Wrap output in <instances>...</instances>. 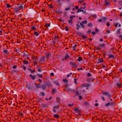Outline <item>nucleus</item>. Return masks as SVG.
Returning <instances> with one entry per match:
<instances>
[{"mask_svg":"<svg viewBox=\"0 0 122 122\" xmlns=\"http://www.w3.org/2000/svg\"><path fill=\"white\" fill-rule=\"evenodd\" d=\"M102 94L104 95H107L109 97H111V95L110 94H108V93L106 92H103Z\"/></svg>","mask_w":122,"mask_h":122,"instance_id":"obj_1","label":"nucleus"},{"mask_svg":"<svg viewBox=\"0 0 122 122\" xmlns=\"http://www.w3.org/2000/svg\"><path fill=\"white\" fill-rule=\"evenodd\" d=\"M114 104V103L112 102H111L110 103H106L105 105V106L106 107H108L110 105H113Z\"/></svg>","mask_w":122,"mask_h":122,"instance_id":"obj_2","label":"nucleus"},{"mask_svg":"<svg viewBox=\"0 0 122 122\" xmlns=\"http://www.w3.org/2000/svg\"><path fill=\"white\" fill-rule=\"evenodd\" d=\"M70 65H72L75 67H77V65H76V63L74 62H70Z\"/></svg>","mask_w":122,"mask_h":122,"instance_id":"obj_3","label":"nucleus"},{"mask_svg":"<svg viewBox=\"0 0 122 122\" xmlns=\"http://www.w3.org/2000/svg\"><path fill=\"white\" fill-rule=\"evenodd\" d=\"M116 85L119 88H120L121 87V86L122 85V84L121 83H116Z\"/></svg>","mask_w":122,"mask_h":122,"instance_id":"obj_4","label":"nucleus"},{"mask_svg":"<svg viewBox=\"0 0 122 122\" xmlns=\"http://www.w3.org/2000/svg\"><path fill=\"white\" fill-rule=\"evenodd\" d=\"M108 57L110 59H114V56L112 54L109 55L108 56Z\"/></svg>","mask_w":122,"mask_h":122,"instance_id":"obj_5","label":"nucleus"},{"mask_svg":"<svg viewBox=\"0 0 122 122\" xmlns=\"http://www.w3.org/2000/svg\"><path fill=\"white\" fill-rule=\"evenodd\" d=\"M30 76L31 77V78L33 80H34L35 79V76L33 75V76L31 74L30 75Z\"/></svg>","mask_w":122,"mask_h":122,"instance_id":"obj_6","label":"nucleus"},{"mask_svg":"<svg viewBox=\"0 0 122 122\" xmlns=\"http://www.w3.org/2000/svg\"><path fill=\"white\" fill-rule=\"evenodd\" d=\"M50 26V24L47 23H46L45 24V27L46 28H48Z\"/></svg>","mask_w":122,"mask_h":122,"instance_id":"obj_7","label":"nucleus"},{"mask_svg":"<svg viewBox=\"0 0 122 122\" xmlns=\"http://www.w3.org/2000/svg\"><path fill=\"white\" fill-rule=\"evenodd\" d=\"M53 117L55 118H58L60 117L57 114H55L53 115Z\"/></svg>","mask_w":122,"mask_h":122,"instance_id":"obj_8","label":"nucleus"},{"mask_svg":"<svg viewBox=\"0 0 122 122\" xmlns=\"http://www.w3.org/2000/svg\"><path fill=\"white\" fill-rule=\"evenodd\" d=\"M3 51L4 53L6 54H9V52L5 49H4Z\"/></svg>","mask_w":122,"mask_h":122,"instance_id":"obj_9","label":"nucleus"},{"mask_svg":"<svg viewBox=\"0 0 122 122\" xmlns=\"http://www.w3.org/2000/svg\"><path fill=\"white\" fill-rule=\"evenodd\" d=\"M98 62L99 63L102 62L103 61V60L102 58H101L100 59L98 60Z\"/></svg>","mask_w":122,"mask_h":122,"instance_id":"obj_10","label":"nucleus"},{"mask_svg":"<svg viewBox=\"0 0 122 122\" xmlns=\"http://www.w3.org/2000/svg\"><path fill=\"white\" fill-rule=\"evenodd\" d=\"M23 6L22 5H20L18 6V8L20 10L23 8Z\"/></svg>","mask_w":122,"mask_h":122,"instance_id":"obj_11","label":"nucleus"},{"mask_svg":"<svg viewBox=\"0 0 122 122\" xmlns=\"http://www.w3.org/2000/svg\"><path fill=\"white\" fill-rule=\"evenodd\" d=\"M23 63L25 64H27L28 63V62L27 61L25 60L23 61Z\"/></svg>","mask_w":122,"mask_h":122,"instance_id":"obj_12","label":"nucleus"},{"mask_svg":"<svg viewBox=\"0 0 122 122\" xmlns=\"http://www.w3.org/2000/svg\"><path fill=\"white\" fill-rule=\"evenodd\" d=\"M81 24H86L87 23V21L86 20H85L84 21H82L81 22Z\"/></svg>","mask_w":122,"mask_h":122,"instance_id":"obj_13","label":"nucleus"},{"mask_svg":"<svg viewBox=\"0 0 122 122\" xmlns=\"http://www.w3.org/2000/svg\"><path fill=\"white\" fill-rule=\"evenodd\" d=\"M120 29H118L117 30V34H121Z\"/></svg>","mask_w":122,"mask_h":122,"instance_id":"obj_14","label":"nucleus"},{"mask_svg":"<svg viewBox=\"0 0 122 122\" xmlns=\"http://www.w3.org/2000/svg\"><path fill=\"white\" fill-rule=\"evenodd\" d=\"M105 4L106 5H108L110 3V2L109 1H105Z\"/></svg>","mask_w":122,"mask_h":122,"instance_id":"obj_15","label":"nucleus"},{"mask_svg":"<svg viewBox=\"0 0 122 122\" xmlns=\"http://www.w3.org/2000/svg\"><path fill=\"white\" fill-rule=\"evenodd\" d=\"M31 30H35L36 29V27L35 26H32L31 28Z\"/></svg>","mask_w":122,"mask_h":122,"instance_id":"obj_16","label":"nucleus"},{"mask_svg":"<svg viewBox=\"0 0 122 122\" xmlns=\"http://www.w3.org/2000/svg\"><path fill=\"white\" fill-rule=\"evenodd\" d=\"M46 85L48 87H50L52 86V85L50 83H48L46 84Z\"/></svg>","mask_w":122,"mask_h":122,"instance_id":"obj_17","label":"nucleus"},{"mask_svg":"<svg viewBox=\"0 0 122 122\" xmlns=\"http://www.w3.org/2000/svg\"><path fill=\"white\" fill-rule=\"evenodd\" d=\"M77 46L76 44H75L74 46H72V48L74 50H75L76 49V47Z\"/></svg>","mask_w":122,"mask_h":122,"instance_id":"obj_18","label":"nucleus"},{"mask_svg":"<svg viewBox=\"0 0 122 122\" xmlns=\"http://www.w3.org/2000/svg\"><path fill=\"white\" fill-rule=\"evenodd\" d=\"M82 59V58L81 57H78V59L77 60V61L79 62H80Z\"/></svg>","mask_w":122,"mask_h":122,"instance_id":"obj_19","label":"nucleus"},{"mask_svg":"<svg viewBox=\"0 0 122 122\" xmlns=\"http://www.w3.org/2000/svg\"><path fill=\"white\" fill-rule=\"evenodd\" d=\"M29 71L31 72V73H34L35 72V71L34 70H32L31 69H30L29 70Z\"/></svg>","mask_w":122,"mask_h":122,"instance_id":"obj_20","label":"nucleus"},{"mask_svg":"<svg viewBox=\"0 0 122 122\" xmlns=\"http://www.w3.org/2000/svg\"><path fill=\"white\" fill-rule=\"evenodd\" d=\"M34 34L36 35V36H38L39 34V33L37 32H35L34 33Z\"/></svg>","mask_w":122,"mask_h":122,"instance_id":"obj_21","label":"nucleus"},{"mask_svg":"<svg viewBox=\"0 0 122 122\" xmlns=\"http://www.w3.org/2000/svg\"><path fill=\"white\" fill-rule=\"evenodd\" d=\"M85 7H86L85 6L83 8H82V7H81L80 8V10L81 11H82V12H83L84 11V10H82V9H85Z\"/></svg>","mask_w":122,"mask_h":122,"instance_id":"obj_22","label":"nucleus"},{"mask_svg":"<svg viewBox=\"0 0 122 122\" xmlns=\"http://www.w3.org/2000/svg\"><path fill=\"white\" fill-rule=\"evenodd\" d=\"M68 58H69V56L67 54H66L64 57V58L65 59H66Z\"/></svg>","mask_w":122,"mask_h":122,"instance_id":"obj_23","label":"nucleus"},{"mask_svg":"<svg viewBox=\"0 0 122 122\" xmlns=\"http://www.w3.org/2000/svg\"><path fill=\"white\" fill-rule=\"evenodd\" d=\"M6 7L8 8H9L11 7V6L9 4H6Z\"/></svg>","mask_w":122,"mask_h":122,"instance_id":"obj_24","label":"nucleus"},{"mask_svg":"<svg viewBox=\"0 0 122 122\" xmlns=\"http://www.w3.org/2000/svg\"><path fill=\"white\" fill-rule=\"evenodd\" d=\"M63 81L64 82L67 83V81L66 79H63Z\"/></svg>","mask_w":122,"mask_h":122,"instance_id":"obj_25","label":"nucleus"},{"mask_svg":"<svg viewBox=\"0 0 122 122\" xmlns=\"http://www.w3.org/2000/svg\"><path fill=\"white\" fill-rule=\"evenodd\" d=\"M72 74V72L70 73L69 74H68L67 75V77H69L70 75Z\"/></svg>","mask_w":122,"mask_h":122,"instance_id":"obj_26","label":"nucleus"},{"mask_svg":"<svg viewBox=\"0 0 122 122\" xmlns=\"http://www.w3.org/2000/svg\"><path fill=\"white\" fill-rule=\"evenodd\" d=\"M70 7H68L67 8H66L65 10V11H67L68 10H70Z\"/></svg>","mask_w":122,"mask_h":122,"instance_id":"obj_27","label":"nucleus"},{"mask_svg":"<svg viewBox=\"0 0 122 122\" xmlns=\"http://www.w3.org/2000/svg\"><path fill=\"white\" fill-rule=\"evenodd\" d=\"M92 75L90 73H88L87 74V76L88 77L91 76Z\"/></svg>","mask_w":122,"mask_h":122,"instance_id":"obj_28","label":"nucleus"},{"mask_svg":"<svg viewBox=\"0 0 122 122\" xmlns=\"http://www.w3.org/2000/svg\"><path fill=\"white\" fill-rule=\"evenodd\" d=\"M22 68H23L24 70H25L26 69V67L24 66H22Z\"/></svg>","mask_w":122,"mask_h":122,"instance_id":"obj_29","label":"nucleus"},{"mask_svg":"<svg viewBox=\"0 0 122 122\" xmlns=\"http://www.w3.org/2000/svg\"><path fill=\"white\" fill-rule=\"evenodd\" d=\"M80 25L81 26L82 28H84L85 27V26L83 24H81V23L80 24Z\"/></svg>","mask_w":122,"mask_h":122,"instance_id":"obj_30","label":"nucleus"},{"mask_svg":"<svg viewBox=\"0 0 122 122\" xmlns=\"http://www.w3.org/2000/svg\"><path fill=\"white\" fill-rule=\"evenodd\" d=\"M20 10L18 8H16L15 9V10L16 12H18Z\"/></svg>","mask_w":122,"mask_h":122,"instance_id":"obj_31","label":"nucleus"},{"mask_svg":"<svg viewBox=\"0 0 122 122\" xmlns=\"http://www.w3.org/2000/svg\"><path fill=\"white\" fill-rule=\"evenodd\" d=\"M37 75L38 76L41 78H42L43 77V76L42 75H39V74H38Z\"/></svg>","mask_w":122,"mask_h":122,"instance_id":"obj_32","label":"nucleus"},{"mask_svg":"<svg viewBox=\"0 0 122 122\" xmlns=\"http://www.w3.org/2000/svg\"><path fill=\"white\" fill-rule=\"evenodd\" d=\"M106 32L108 34H109L110 33V31L109 30H107L106 31Z\"/></svg>","mask_w":122,"mask_h":122,"instance_id":"obj_33","label":"nucleus"},{"mask_svg":"<svg viewBox=\"0 0 122 122\" xmlns=\"http://www.w3.org/2000/svg\"><path fill=\"white\" fill-rule=\"evenodd\" d=\"M74 105L73 103H72L71 104H69L68 105V106L70 107H71L72 106Z\"/></svg>","mask_w":122,"mask_h":122,"instance_id":"obj_34","label":"nucleus"},{"mask_svg":"<svg viewBox=\"0 0 122 122\" xmlns=\"http://www.w3.org/2000/svg\"><path fill=\"white\" fill-rule=\"evenodd\" d=\"M38 71L39 72H40L41 71V69L39 68L38 69Z\"/></svg>","mask_w":122,"mask_h":122,"instance_id":"obj_35","label":"nucleus"},{"mask_svg":"<svg viewBox=\"0 0 122 122\" xmlns=\"http://www.w3.org/2000/svg\"><path fill=\"white\" fill-rule=\"evenodd\" d=\"M72 20H69V21H68V22H69V23H72Z\"/></svg>","mask_w":122,"mask_h":122,"instance_id":"obj_36","label":"nucleus"},{"mask_svg":"<svg viewBox=\"0 0 122 122\" xmlns=\"http://www.w3.org/2000/svg\"><path fill=\"white\" fill-rule=\"evenodd\" d=\"M119 3L120 5H122V1H119Z\"/></svg>","mask_w":122,"mask_h":122,"instance_id":"obj_37","label":"nucleus"},{"mask_svg":"<svg viewBox=\"0 0 122 122\" xmlns=\"http://www.w3.org/2000/svg\"><path fill=\"white\" fill-rule=\"evenodd\" d=\"M42 88L43 89H45L46 88V87L45 86H42Z\"/></svg>","mask_w":122,"mask_h":122,"instance_id":"obj_38","label":"nucleus"},{"mask_svg":"<svg viewBox=\"0 0 122 122\" xmlns=\"http://www.w3.org/2000/svg\"><path fill=\"white\" fill-rule=\"evenodd\" d=\"M53 91L54 93H55L56 92V90L55 89H53Z\"/></svg>","mask_w":122,"mask_h":122,"instance_id":"obj_39","label":"nucleus"},{"mask_svg":"<svg viewBox=\"0 0 122 122\" xmlns=\"http://www.w3.org/2000/svg\"><path fill=\"white\" fill-rule=\"evenodd\" d=\"M119 24V23H117L115 25V26L116 27H117V26Z\"/></svg>","mask_w":122,"mask_h":122,"instance_id":"obj_40","label":"nucleus"},{"mask_svg":"<svg viewBox=\"0 0 122 122\" xmlns=\"http://www.w3.org/2000/svg\"><path fill=\"white\" fill-rule=\"evenodd\" d=\"M50 55V53H48L46 55V56H49Z\"/></svg>","mask_w":122,"mask_h":122,"instance_id":"obj_41","label":"nucleus"},{"mask_svg":"<svg viewBox=\"0 0 122 122\" xmlns=\"http://www.w3.org/2000/svg\"><path fill=\"white\" fill-rule=\"evenodd\" d=\"M41 94L43 96H44V95H45V94L44 92H41Z\"/></svg>","mask_w":122,"mask_h":122,"instance_id":"obj_42","label":"nucleus"},{"mask_svg":"<svg viewBox=\"0 0 122 122\" xmlns=\"http://www.w3.org/2000/svg\"><path fill=\"white\" fill-rule=\"evenodd\" d=\"M73 17H75V16H71L70 17V18L71 19V20H72L73 19Z\"/></svg>","mask_w":122,"mask_h":122,"instance_id":"obj_43","label":"nucleus"},{"mask_svg":"<svg viewBox=\"0 0 122 122\" xmlns=\"http://www.w3.org/2000/svg\"><path fill=\"white\" fill-rule=\"evenodd\" d=\"M16 68V66H13V68L14 69H15Z\"/></svg>","mask_w":122,"mask_h":122,"instance_id":"obj_44","label":"nucleus"},{"mask_svg":"<svg viewBox=\"0 0 122 122\" xmlns=\"http://www.w3.org/2000/svg\"><path fill=\"white\" fill-rule=\"evenodd\" d=\"M49 6L51 8L52 7V5L51 4L49 5Z\"/></svg>","mask_w":122,"mask_h":122,"instance_id":"obj_45","label":"nucleus"},{"mask_svg":"<svg viewBox=\"0 0 122 122\" xmlns=\"http://www.w3.org/2000/svg\"><path fill=\"white\" fill-rule=\"evenodd\" d=\"M92 33L93 35H94L96 34V33L94 32H92Z\"/></svg>","mask_w":122,"mask_h":122,"instance_id":"obj_46","label":"nucleus"},{"mask_svg":"<svg viewBox=\"0 0 122 122\" xmlns=\"http://www.w3.org/2000/svg\"><path fill=\"white\" fill-rule=\"evenodd\" d=\"M92 25V24L91 23H89L88 24V26H90Z\"/></svg>","mask_w":122,"mask_h":122,"instance_id":"obj_47","label":"nucleus"},{"mask_svg":"<svg viewBox=\"0 0 122 122\" xmlns=\"http://www.w3.org/2000/svg\"><path fill=\"white\" fill-rule=\"evenodd\" d=\"M82 70V68H78L77 69V70L78 71H79L80 70Z\"/></svg>","mask_w":122,"mask_h":122,"instance_id":"obj_48","label":"nucleus"},{"mask_svg":"<svg viewBox=\"0 0 122 122\" xmlns=\"http://www.w3.org/2000/svg\"><path fill=\"white\" fill-rule=\"evenodd\" d=\"M99 40L100 41L102 42L103 41V39L102 38H100Z\"/></svg>","mask_w":122,"mask_h":122,"instance_id":"obj_49","label":"nucleus"},{"mask_svg":"<svg viewBox=\"0 0 122 122\" xmlns=\"http://www.w3.org/2000/svg\"><path fill=\"white\" fill-rule=\"evenodd\" d=\"M78 108H75L74 110L75 111H77L78 110Z\"/></svg>","mask_w":122,"mask_h":122,"instance_id":"obj_50","label":"nucleus"},{"mask_svg":"<svg viewBox=\"0 0 122 122\" xmlns=\"http://www.w3.org/2000/svg\"><path fill=\"white\" fill-rule=\"evenodd\" d=\"M107 26H109L110 25V24L109 22H108L107 24Z\"/></svg>","mask_w":122,"mask_h":122,"instance_id":"obj_51","label":"nucleus"},{"mask_svg":"<svg viewBox=\"0 0 122 122\" xmlns=\"http://www.w3.org/2000/svg\"><path fill=\"white\" fill-rule=\"evenodd\" d=\"M79 98L80 100H81V99H82V98L81 96H79Z\"/></svg>","mask_w":122,"mask_h":122,"instance_id":"obj_52","label":"nucleus"},{"mask_svg":"<svg viewBox=\"0 0 122 122\" xmlns=\"http://www.w3.org/2000/svg\"><path fill=\"white\" fill-rule=\"evenodd\" d=\"M81 12V11L80 9H78L77 11V12L78 13H79L80 12Z\"/></svg>","mask_w":122,"mask_h":122,"instance_id":"obj_53","label":"nucleus"},{"mask_svg":"<svg viewBox=\"0 0 122 122\" xmlns=\"http://www.w3.org/2000/svg\"><path fill=\"white\" fill-rule=\"evenodd\" d=\"M75 8L77 10V9H78V6H76L75 7Z\"/></svg>","mask_w":122,"mask_h":122,"instance_id":"obj_54","label":"nucleus"},{"mask_svg":"<svg viewBox=\"0 0 122 122\" xmlns=\"http://www.w3.org/2000/svg\"><path fill=\"white\" fill-rule=\"evenodd\" d=\"M38 81L40 82H41V79H39Z\"/></svg>","mask_w":122,"mask_h":122,"instance_id":"obj_55","label":"nucleus"},{"mask_svg":"<svg viewBox=\"0 0 122 122\" xmlns=\"http://www.w3.org/2000/svg\"><path fill=\"white\" fill-rule=\"evenodd\" d=\"M96 31L97 32H98L99 31V30L98 29H97L96 28Z\"/></svg>","mask_w":122,"mask_h":122,"instance_id":"obj_56","label":"nucleus"},{"mask_svg":"<svg viewBox=\"0 0 122 122\" xmlns=\"http://www.w3.org/2000/svg\"><path fill=\"white\" fill-rule=\"evenodd\" d=\"M98 20L99 22H101L102 21V20L101 19Z\"/></svg>","mask_w":122,"mask_h":122,"instance_id":"obj_57","label":"nucleus"},{"mask_svg":"<svg viewBox=\"0 0 122 122\" xmlns=\"http://www.w3.org/2000/svg\"><path fill=\"white\" fill-rule=\"evenodd\" d=\"M119 37L120 38H121L122 39V35H120L119 36Z\"/></svg>","mask_w":122,"mask_h":122,"instance_id":"obj_58","label":"nucleus"},{"mask_svg":"<svg viewBox=\"0 0 122 122\" xmlns=\"http://www.w3.org/2000/svg\"><path fill=\"white\" fill-rule=\"evenodd\" d=\"M53 112L54 113H56V111L55 109L53 110Z\"/></svg>","mask_w":122,"mask_h":122,"instance_id":"obj_59","label":"nucleus"},{"mask_svg":"<svg viewBox=\"0 0 122 122\" xmlns=\"http://www.w3.org/2000/svg\"><path fill=\"white\" fill-rule=\"evenodd\" d=\"M102 98L103 101H105V99L104 98V97H102Z\"/></svg>","mask_w":122,"mask_h":122,"instance_id":"obj_60","label":"nucleus"},{"mask_svg":"<svg viewBox=\"0 0 122 122\" xmlns=\"http://www.w3.org/2000/svg\"><path fill=\"white\" fill-rule=\"evenodd\" d=\"M118 26L119 27H121V25L120 24H118Z\"/></svg>","mask_w":122,"mask_h":122,"instance_id":"obj_61","label":"nucleus"},{"mask_svg":"<svg viewBox=\"0 0 122 122\" xmlns=\"http://www.w3.org/2000/svg\"><path fill=\"white\" fill-rule=\"evenodd\" d=\"M76 79H75V83H76Z\"/></svg>","mask_w":122,"mask_h":122,"instance_id":"obj_62","label":"nucleus"},{"mask_svg":"<svg viewBox=\"0 0 122 122\" xmlns=\"http://www.w3.org/2000/svg\"><path fill=\"white\" fill-rule=\"evenodd\" d=\"M54 75V74L53 73H51V76H53Z\"/></svg>","mask_w":122,"mask_h":122,"instance_id":"obj_63","label":"nucleus"},{"mask_svg":"<svg viewBox=\"0 0 122 122\" xmlns=\"http://www.w3.org/2000/svg\"><path fill=\"white\" fill-rule=\"evenodd\" d=\"M98 103H96L95 104V106H98Z\"/></svg>","mask_w":122,"mask_h":122,"instance_id":"obj_64","label":"nucleus"}]
</instances>
